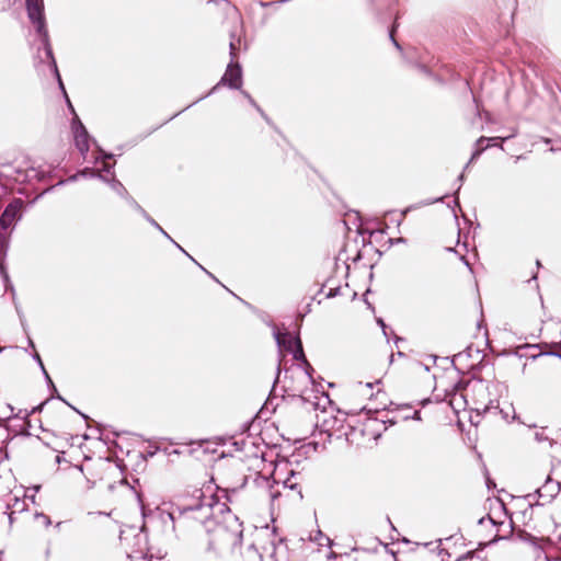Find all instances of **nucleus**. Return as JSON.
Here are the masks:
<instances>
[{
	"instance_id": "1",
	"label": "nucleus",
	"mask_w": 561,
	"mask_h": 561,
	"mask_svg": "<svg viewBox=\"0 0 561 561\" xmlns=\"http://www.w3.org/2000/svg\"><path fill=\"white\" fill-rule=\"evenodd\" d=\"M174 528L184 529L201 525L207 534L208 552L228 557L239 548L243 527L239 518L213 494L195 490L192 497H183L170 513Z\"/></svg>"
},
{
	"instance_id": "2",
	"label": "nucleus",
	"mask_w": 561,
	"mask_h": 561,
	"mask_svg": "<svg viewBox=\"0 0 561 561\" xmlns=\"http://www.w3.org/2000/svg\"><path fill=\"white\" fill-rule=\"evenodd\" d=\"M26 9L30 20L36 26V31L42 38V43L47 57H51V48L49 45L48 33L46 30L45 19L43 14V1L26 0Z\"/></svg>"
},
{
	"instance_id": "3",
	"label": "nucleus",
	"mask_w": 561,
	"mask_h": 561,
	"mask_svg": "<svg viewBox=\"0 0 561 561\" xmlns=\"http://www.w3.org/2000/svg\"><path fill=\"white\" fill-rule=\"evenodd\" d=\"M275 339H276L278 346H283L287 351L293 352L294 358L296 360H301L306 365H309L305 357L302 344H301L299 336L293 335L289 332H285V333L278 332L275 334Z\"/></svg>"
},
{
	"instance_id": "4",
	"label": "nucleus",
	"mask_w": 561,
	"mask_h": 561,
	"mask_svg": "<svg viewBox=\"0 0 561 561\" xmlns=\"http://www.w3.org/2000/svg\"><path fill=\"white\" fill-rule=\"evenodd\" d=\"M241 67L238 64H233L231 61V64L228 65L220 82L217 85H215L211 91L216 90L219 84H227L231 89H239L241 87Z\"/></svg>"
},
{
	"instance_id": "5",
	"label": "nucleus",
	"mask_w": 561,
	"mask_h": 561,
	"mask_svg": "<svg viewBox=\"0 0 561 561\" xmlns=\"http://www.w3.org/2000/svg\"><path fill=\"white\" fill-rule=\"evenodd\" d=\"M22 207L23 202L21 199H14L7 206V208L0 217L1 230H7L16 220Z\"/></svg>"
},
{
	"instance_id": "6",
	"label": "nucleus",
	"mask_w": 561,
	"mask_h": 561,
	"mask_svg": "<svg viewBox=\"0 0 561 561\" xmlns=\"http://www.w3.org/2000/svg\"><path fill=\"white\" fill-rule=\"evenodd\" d=\"M75 129V139L76 146L80 150L82 154L88 152L89 150V135L85 127L78 122V124L73 127Z\"/></svg>"
},
{
	"instance_id": "7",
	"label": "nucleus",
	"mask_w": 561,
	"mask_h": 561,
	"mask_svg": "<svg viewBox=\"0 0 561 561\" xmlns=\"http://www.w3.org/2000/svg\"><path fill=\"white\" fill-rule=\"evenodd\" d=\"M15 172L16 175L14 176V180L20 183L31 182L33 180H41V173L34 168H30L26 170L16 169Z\"/></svg>"
},
{
	"instance_id": "8",
	"label": "nucleus",
	"mask_w": 561,
	"mask_h": 561,
	"mask_svg": "<svg viewBox=\"0 0 561 561\" xmlns=\"http://www.w3.org/2000/svg\"><path fill=\"white\" fill-rule=\"evenodd\" d=\"M254 483L262 489L268 497L274 499L276 496V494L272 492L274 481L268 477L256 474Z\"/></svg>"
},
{
	"instance_id": "9",
	"label": "nucleus",
	"mask_w": 561,
	"mask_h": 561,
	"mask_svg": "<svg viewBox=\"0 0 561 561\" xmlns=\"http://www.w3.org/2000/svg\"><path fill=\"white\" fill-rule=\"evenodd\" d=\"M499 137H492V138H486V137H480L478 140H477V149L474 150V152L472 153L471 156V159L469 161V163H471L472 161H474L485 149L486 147L489 146V144L486 146H483V142L484 141H495L497 140Z\"/></svg>"
},
{
	"instance_id": "10",
	"label": "nucleus",
	"mask_w": 561,
	"mask_h": 561,
	"mask_svg": "<svg viewBox=\"0 0 561 561\" xmlns=\"http://www.w3.org/2000/svg\"><path fill=\"white\" fill-rule=\"evenodd\" d=\"M264 554L260 552L254 543L250 545L245 551V559L248 561H263Z\"/></svg>"
},
{
	"instance_id": "11",
	"label": "nucleus",
	"mask_w": 561,
	"mask_h": 561,
	"mask_svg": "<svg viewBox=\"0 0 561 561\" xmlns=\"http://www.w3.org/2000/svg\"><path fill=\"white\" fill-rule=\"evenodd\" d=\"M87 175H90V176H98L102 180H105L100 173L95 172L94 170H91V169H84L80 172H78L77 174L72 175L69 178V181H76L79 179V176H87Z\"/></svg>"
},
{
	"instance_id": "12",
	"label": "nucleus",
	"mask_w": 561,
	"mask_h": 561,
	"mask_svg": "<svg viewBox=\"0 0 561 561\" xmlns=\"http://www.w3.org/2000/svg\"><path fill=\"white\" fill-rule=\"evenodd\" d=\"M110 184H111L112 190L115 191L118 195L128 197V193H127L126 188L119 181L113 179L110 182Z\"/></svg>"
},
{
	"instance_id": "13",
	"label": "nucleus",
	"mask_w": 561,
	"mask_h": 561,
	"mask_svg": "<svg viewBox=\"0 0 561 561\" xmlns=\"http://www.w3.org/2000/svg\"><path fill=\"white\" fill-rule=\"evenodd\" d=\"M150 225H152L154 228H157L163 236H165L168 239H171L170 236L163 230V228L153 219L151 218L147 213L146 215H142Z\"/></svg>"
},
{
	"instance_id": "14",
	"label": "nucleus",
	"mask_w": 561,
	"mask_h": 561,
	"mask_svg": "<svg viewBox=\"0 0 561 561\" xmlns=\"http://www.w3.org/2000/svg\"><path fill=\"white\" fill-rule=\"evenodd\" d=\"M34 358H35V360H37V363L39 364L41 368L43 369V371L45 374V377L48 380V382L53 385V381H51L49 375L47 374V371H46V369L44 367V364H43V362H42V359H41V357H39V355L37 353L34 355Z\"/></svg>"
},
{
	"instance_id": "15",
	"label": "nucleus",
	"mask_w": 561,
	"mask_h": 561,
	"mask_svg": "<svg viewBox=\"0 0 561 561\" xmlns=\"http://www.w3.org/2000/svg\"><path fill=\"white\" fill-rule=\"evenodd\" d=\"M127 198L135 209H137L141 215H146V210L134 198L129 196Z\"/></svg>"
},
{
	"instance_id": "16",
	"label": "nucleus",
	"mask_w": 561,
	"mask_h": 561,
	"mask_svg": "<svg viewBox=\"0 0 561 561\" xmlns=\"http://www.w3.org/2000/svg\"><path fill=\"white\" fill-rule=\"evenodd\" d=\"M49 58L51 59V62H53V66H54V69H55L56 76H57L58 81H59V85H60V88L62 89V91H65L64 84H62V82H61L60 76H59L58 70H57L56 62H55V60H54L53 56H51V57H49ZM64 95H65V98H68L67 92H64Z\"/></svg>"
},
{
	"instance_id": "17",
	"label": "nucleus",
	"mask_w": 561,
	"mask_h": 561,
	"mask_svg": "<svg viewBox=\"0 0 561 561\" xmlns=\"http://www.w3.org/2000/svg\"><path fill=\"white\" fill-rule=\"evenodd\" d=\"M49 58L51 59V62H53V66H54V69H55L56 76H57L58 81H59V85H60V88L62 89V91H65L64 84H62V82H61L60 76H59L58 70H57L56 62H55V60H54L53 56H51V57H49ZM64 95H65V98H68L67 92H64Z\"/></svg>"
},
{
	"instance_id": "18",
	"label": "nucleus",
	"mask_w": 561,
	"mask_h": 561,
	"mask_svg": "<svg viewBox=\"0 0 561 561\" xmlns=\"http://www.w3.org/2000/svg\"><path fill=\"white\" fill-rule=\"evenodd\" d=\"M128 558L130 559V561H150L147 559V557L142 553L140 554H137V556H134V554H128Z\"/></svg>"
},
{
	"instance_id": "19",
	"label": "nucleus",
	"mask_w": 561,
	"mask_h": 561,
	"mask_svg": "<svg viewBox=\"0 0 561 561\" xmlns=\"http://www.w3.org/2000/svg\"><path fill=\"white\" fill-rule=\"evenodd\" d=\"M535 439L537 442L541 443V442L547 440L548 438H547V436H545V433L541 431V432H536L535 433Z\"/></svg>"
},
{
	"instance_id": "20",
	"label": "nucleus",
	"mask_w": 561,
	"mask_h": 561,
	"mask_svg": "<svg viewBox=\"0 0 561 561\" xmlns=\"http://www.w3.org/2000/svg\"><path fill=\"white\" fill-rule=\"evenodd\" d=\"M393 34H394V27H392V28H391V31H390L389 35H390V38H391V41L393 42L394 46H396L398 49H401V46H400V44L396 41V38H394V35H393Z\"/></svg>"
},
{
	"instance_id": "21",
	"label": "nucleus",
	"mask_w": 561,
	"mask_h": 561,
	"mask_svg": "<svg viewBox=\"0 0 561 561\" xmlns=\"http://www.w3.org/2000/svg\"><path fill=\"white\" fill-rule=\"evenodd\" d=\"M236 49H237L236 43L233 41H231L230 42V55H231L232 60L236 57Z\"/></svg>"
},
{
	"instance_id": "22",
	"label": "nucleus",
	"mask_w": 561,
	"mask_h": 561,
	"mask_svg": "<svg viewBox=\"0 0 561 561\" xmlns=\"http://www.w3.org/2000/svg\"><path fill=\"white\" fill-rule=\"evenodd\" d=\"M242 94H243L244 96H247V98L249 99L250 103H251L253 106H255V107L261 112L260 107L255 104L254 100H253V99H252V98H251V96H250L245 91H242Z\"/></svg>"
},
{
	"instance_id": "23",
	"label": "nucleus",
	"mask_w": 561,
	"mask_h": 561,
	"mask_svg": "<svg viewBox=\"0 0 561 561\" xmlns=\"http://www.w3.org/2000/svg\"><path fill=\"white\" fill-rule=\"evenodd\" d=\"M285 485L289 486L290 489H293V488L295 486V484H294V483H290V479H287V480L285 481Z\"/></svg>"
},
{
	"instance_id": "24",
	"label": "nucleus",
	"mask_w": 561,
	"mask_h": 561,
	"mask_svg": "<svg viewBox=\"0 0 561 561\" xmlns=\"http://www.w3.org/2000/svg\"><path fill=\"white\" fill-rule=\"evenodd\" d=\"M112 169V165L108 163H104V171L110 172Z\"/></svg>"
},
{
	"instance_id": "25",
	"label": "nucleus",
	"mask_w": 561,
	"mask_h": 561,
	"mask_svg": "<svg viewBox=\"0 0 561 561\" xmlns=\"http://www.w3.org/2000/svg\"><path fill=\"white\" fill-rule=\"evenodd\" d=\"M548 354H549V355H556V356H558V357H560V358H561V354H559V353H552V352H550V353H548Z\"/></svg>"
},
{
	"instance_id": "26",
	"label": "nucleus",
	"mask_w": 561,
	"mask_h": 561,
	"mask_svg": "<svg viewBox=\"0 0 561 561\" xmlns=\"http://www.w3.org/2000/svg\"><path fill=\"white\" fill-rule=\"evenodd\" d=\"M463 179H465V175H463V173H461L460 176H459V181L462 182Z\"/></svg>"
},
{
	"instance_id": "27",
	"label": "nucleus",
	"mask_w": 561,
	"mask_h": 561,
	"mask_svg": "<svg viewBox=\"0 0 561 561\" xmlns=\"http://www.w3.org/2000/svg\"><path fill=\"white\" fill-rule=\"evenodd\" d=\"M45 519H46V520H45V524H47V525H48V524H50V520H49V518H48V517H46V516H45Z\"/></svg>"
},
{
	"instance_id": "28",
	"label": "nucleus",
	"mask_w": 561,
	"mask_h": 561,
	"mask_svg": "<svg viewBox=\"0 0 561 561\" xmlns=\"http://www.w3.org/2000/svg\"><path fill=\"white\" fill-rule=\"evenodd\" d=\"M537 493L539 494V496H542V494H541V489H538V490H537Z\"/></svg>"
},
{
	"instance_id": "29",
	"label": "nucleus",
	"mask_w": 561,
	"mask_h": 561,
	"mask_svg": "<svg viewBox=\"0 0 561 561\" xmlns=\"http://www.w3.org/2000/svg\"><path fill=\"white\" fill-rule=\"evenodd\" d=\"M67 103L69 104V107H71V108H72L71 103H70V100H69L68 98H67Z\"/></svg>"
},
{
	"instance_id": "30",
	"label": "nucleus",
	"mask_w": 561,
	"mask_h": 561,
	"mask_svg": "<svg viewBox=\"0 0 561 561\" xmlns=\"http://www.w3.org/2000/svg\"><path fill=\"white\" fill-rule=\"evenodd\" d=\"M557 346L561 348V342H560V343H558V344H557Z\"/></svg>"
}]
</instances>
